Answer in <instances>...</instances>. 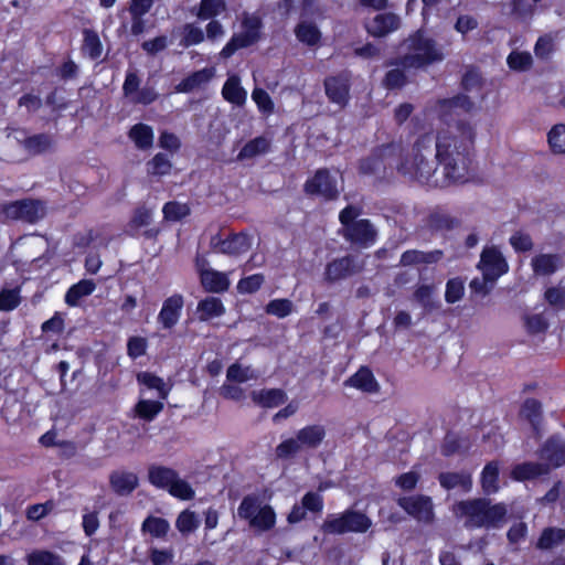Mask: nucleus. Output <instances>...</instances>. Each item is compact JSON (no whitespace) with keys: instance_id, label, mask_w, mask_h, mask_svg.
Here are the masks:
<instances>
[{"instance_id":"obj_1","label":"nucleus","mask_w":565,"mask_h":565,"mask_svg":"<svg viewBox=\"0 0 565 565\" xmlns=\"http://www.w3.org/2000/svg\"><path fill=\"white\" fill-rule=\"evenodd\" d=\"M476 131L470 122L459 121L438 131L436 153L433 137H418L396 157V170L406 179L434 186L461 184L472 178L470 150Z\"/></svg>"},{"instance_id":"obj_2","label":"nucleus","mask_w":565,"mask_h":565,"mask_svg":"<svg viewBox=\"0 0 565 565\" xmlns=\"http://www.w3.org/2000/svg\"><path fill=\"white\" fill-rule=\"evenodd\" d=\"M451 512L468 530L498 527L507 515L504 504H491L490 501L476 498L460 500L452 504Z\"/></svg>"},{"instance_id":"obj_3","label":"nucleus","mask_w":565,"mask_h":565,"mask_svg":"<svg viewBox=\"0 0 565 565\" xmlns=\"http://www.w3.org/2000/svg\"><path fill=\"white\" fill-rule=\"evenodd\" d=\"M404 46L406 52L402 56L401 63L405 68H424L445 58L437 42L422 31L411 35Z\"/></svg>"},{"instance_id":"obj_4","label":"nucleus","mask_w":565,"mask_h":565,"mask_svg":"<svg viewBox=\"0 0 565 565\" xmlns=\"http://www.w3.org/2000/svg\"><path fill=\"white\" fill-rule=\"evenodd\" d=\"M237 515L248 524L255 534L267 533L277 523L275 509L258 494L244 497L237 508Z\"/></svg>"},{"instance_id":"obj_5","label":"nucleus","mask_w":565,"mask_h":565,"mask_svg":"<svg viewBox=\"0 0 565 565\" xmlns=\"http://www.w3.org/2000/svg\"><path fill=\"white\" fill-rule=\"evenodd\" d=\"M327 436L326 426L322 424L306 425L297 430L294 437L282 440L275 449L279 459H291L303 450L319 448Z\"/></svg>"},{"instance_id":"obj_6","label":"nucleus","mask_w":565,"mask_h":565,"mask_svg":"<svg viewBox=\"0 0 565 565\" xmlns=\"http://www.w3.org/2000/svg\"><path fill=\"white\" fill-rule=\"evenodd\" d=\"M149 482L156 488L168 491L172 497L180 500L194 498V490L191 484L180 478L172 468L153 465L148 470Z\"/></svg>"},{"instance_id":"obj_7","label":"nucleus","mask_w":565,"mask_h":565,"mask_svg":"<svg viewBox=\"0 0 565 565\" xmlns=\"http://www.w3.org/2000/svg\"><path fill=\"white\" fill-rule=\"evenodd\" d=\"M371 526L372 520L366 514L347 510L329 515L322 524V530L329 534L365 533Z\"/></svg>"},{"instance_id":"obj_8","label":"nucleus","mask_w":565,"mask_h":565,"mask_svg":"<svg viewBox=\"0 0 565 565\" xmlns=\"http://www.w3.org/2000/svg\"><path fill=\"white\" fill-rule=\"evenodd\" d=\"M399 143H388L376 149L371 156L360 162V172L375 178H385L387 168H396V157L399 153Z\"/></svg>"},{"instance_id":"obj_9","label":"nucleus","mask_w":565,"mask_h":565,"mask_svg":"<svg viewBox=\"0 0 565 565\" xmlns=\"http://www.w3.org/2000/svg\"><path fill=\"white\" fill-rule=\"evenodd\" d=\"M262 22L255 14H244L241 30L235 33L230 42L220 52L221 57L228 58L238 49L252 45L259 39Z\"/></svg>"},{"instance_id":"obj_10","label":"nucleus","mask_w":565,"mask_h":565,"mask_svg":"<svg viewBox=\"0 0 565 565\" xmlns=\"http://www.w3.org/2000/svg\"><path fill=\"white\" fill-rule=\"evenodd\" d=\"M3 213L6 217L11 220L36 223L45 216L46 206L39 200H21L6 205Z\"/></svg>"},{"instance_id":"obj_11","label":"nucleus","mask_w":565,"mask_h":565,"mask_svg":"<svg viewBox=\"0 0 565 565\" xmlns=\"http://www.w3.org/2000/svg\"><path fill=\"white\" fill-rule=\"evenodd\" d=\"M478 268L481 270L482 276H484L491 285H494L499 277L508 273L509 265L502 253L497 247L489 246L483 248L478 263Z\"/></svg>"},{"instance_id":"obj_12","label":"nucleus","mask_w":565,"mask_h":565,"mask_svg":"<svg viewBox=\"0 0 565 565\" xmlns=\"http://www.w3.org/2000/svg\"><path fill=\"white\" fill-rule=\"evenodd\" d=\"M398 505L419 522L430 523L434 520V507L429 497H403L398 499Z\"/></svg>"},{"instance_id":"obj_13","label":"nucleus","mask_w":565,"mask_h":565,"mask_svg":"<svg viewBox=\"0 0 565 565\" xmlns=\"http://www.w3.org/2000/svg\"><path fill=\"white\" fill-rule=\"evenodd\" d=\"M473 102L466 95H457L451 98L439 99L431 107V113L440 120H447L449 117L468 113L473 108Z\"/></svg>"},{"instance_id":"obj_14","label":"nucleus","mask_w":565,"mask_h":565,"mask_svg":"<svg viewBox=\"0 0 565 565\" xmlns=\"http://www.w3.org/2000/svg\"><path fill=\"white\" fill-rule=\"evenodd\" d=\"M306 192L320 195L326 199H333L339 194L338 180L327 170H318L317 173L306 182Z\"/></svg>"},{"instance_id":"obj_15","label":"nucleus","mask_w":565,"mask_h":565,"mask_svg":"<svg viewBox=\"0 0 565 565\" xmlns=\"http://www.w3.org/2000/svg\"><path fill=\"white\" fill-rule=\"evenodd\" d=\"M211 245L216 253L238 256L249 250L250 238L246 234H234L226 238L213 237Z\"/></svg>"},{"instance_id":"obj_16","label":"nucleus","mask_w":565,"mask_h":565,"mask_svg":"<svg viewBox=\"0 0 565 565\" xmlns=\"http://www.w3.org/2000/svg\"><path fill=\"white\" fill-rule=\"evenodd\" d=\"M216 68L213 66L203 67L184 77L175 87V93H192L204 89L215 77Z\"/></svg>"},{"instance_id":"obj_17","label":"nucleus","mask_w":565,"mask_h":565,"mask_svg":"<svg viewBox=\"0 0 565 565\" xmlns=\"http://www.w3.org/2000/svg\"><path fill=\"white\" fill-rule=\"evenodd\" d=\"M184 306V299L182 295L174 294L168 297L158 315V322L164 329L173 328L180 320L181 312Z\"/></svg>"},{"instance_id":"obj_18","label":"nucleus","mask_w":565,"mask_h":565,"mask_svg":"<svg viewBox=\"0 0 565 565\" xmlns=\"http://www.w3.org/2000/svg\"><path fill=\"white\" fill-rule=\"evenodd\" d=\"M362 265L355 263L352 257H342L332 260L326 267L324 277L328 281H338L344 279L358 271H360Z\"/></svg>"},{"instance_id":"obj_19","label":"nucleus","mask_w":565,"mask_h":565,"mask_svg":"<svg viewBox=\"0 0 565 565\" xmlns=\"http://www.w3.org/2000/svg\"><path fill=\"white\" fill-rule=\"evenodd\" d=\"M344 235L354 244L369 246L375 242L376 231L367 220H359L348 225Z\"/></svg>"},{"instance_id":"obj_20","label":"nucleus","mask_w":565,"mask_h":565,"mask_svg":"<svg viewBox=\"0 0 565 565\" xmlns=\"http://www.w3.org/2000/svg\"><path fill=\"white\" fill-rule=\"evenodd\" d=\"M541 459L545 467L557 468L565 463V444L558 438H551L541 451Z\"/></svg>"},{"instance_id":"obj_21","label":"nucleus","mask_w":565,"mask_h":565,"mask_svg":"<svg viewBox=\"0 0 565 565\" xmlns=\"http://www.w3.org/2000/svg\"><path fill=\"white\" fill-rule=\"evenodd\" d=\"M399 28V18L393 13H381L366 23V30L374 36H385Z\"/></svg>"},{"instance_id":"obj_22","label":"nucleus","mask_w":565,"mask_h":565,"mask_svg":"<svg viewBox=\"0 0 565 565\" xmlns=\"http://www.w3.org/2000/svg\"><path fill=\"white\" fill-rule=\"evenodd\" d=\"M222 97L230 104L243 106L247 100V92L242 86L241 78L236 74L228 75L222 87Z\"/></svg>"},{"instance_id":"obj_23","label":"nucleus","mask_w":565,"mask_h":565,"mask_svg":"<svg viewBox=\"0 0 565 565\" xmlns=\"http://www.w3.org/2000/svg\"><path fill=\"white\" fill-rule=\"evenodd\" d=\"M438 480L446 490H458L468 493L472 488L471 476L468 472H443Z\"/></svg>"},{"instance_id":"obj_24","label":"nucleus","mask_w":565,"mask_h":565,"mask_svg":"<svg viewBox=\"0 0 565 565\" xmlns=\"http://www.w3.org/2000/svg\"><path fill=\"white\" fill-rule=\"evenodd\" d=\"M200 277L204 289L211 292L225 291L230 286L227 275L212 268H200Z\"/></svg>"},{"instance_id":"obj_25","label":"nucleus","mask_w":565,"mask_h":565,"mask_svg":"<svg viewBox=\"0 0 565 565\" xmlns=\"http://www.w3.org/2000/svg\"><path fill=\"white\" fill-rule=\"evenodd\" d=\"M413 300L423 309L424 313H429L439 307L436 299V286L433 284H419L413 292Z\"/></svg>"},{"instance_id":"obj_26","label":"nucleus","mask_w":565,"mask_h":565,"mask_svg":"<svg viewBox=\"0 0 565 565\" xmlns=\"http://www.w3.org/2000/svg\"><path fill=\"white\" fill-rule=\"evenodd\" d=\"M326 94L332 103L344 106L348 102L349 85L344 77H331L324 82Z\"/></svg>"},{"instance_id":"obj_27","label":"nucleus","mask_w":565,"mask_h":565,"mask_svg":"<svg viewBox=\"0 0 565 565\" xmlns=\"http://www.w3.org/2000/svg\"><path fill=\"white\" fill-rule=\"evenodd\" d=\"M252 399L262 407L274 408L284 404L287 395L280 388H264L252 392Z\"/></svg>"},{"instance_id":"obj_28","label":"nucleus","mask_w":565,"mask_h":565,"mask_svg":"<svg viewBox=\"0 0 565 565\" xmlns=\"http://www.w3.org/2000/svg\"><path fill=\"white\" fill-rule=\"evenodd\" d=\"M109 482L116 493L126 495L137 488L138 477L134 472L115 471L110 475Z\"/></svg>"},{"instance_id":"obj_29","label":"nucleus","mask_w":565,"mask_h":565,"mask_svg":"<svg viewBox=\"0 0 565 565\" xmlns=\"http://www.w3.org/2000/svg\"><path fill=\"white\" fill-rule=\"evenodd\" d=\"M559 265V257L553 254H539L531 259V267L536 276H551Z\"/></svg>"},{"instance_id":"obj_30","label":"nucleus","mask_w":565,"mask_h":565,"mask_svg":"<svg viewBox=\"0 0 565 565\" xmlns=\"http://www.w3.org/2000/svg\"><path fill=\"white\" fill-rule=\"evenodd\" d=\"M345 385L367 393H375L379 391V383L376 382L373 373L366 367H361L355 374L349 377L345 381Z\"/></svg>"},{"instance_id":"obj_31","label":"nucleus","mask_w":565,"mask_h":565,"mask_svg":"<svg viewBox=\"0 0 565 565\" xmlns=\"http://www.w3.org/2000/svg\"><path fill=\"white\" fill-rule=\"evenodd\" d=\"M96 289V284L92 279H82L68 288L65 294V302L70 307L79 305L82 298L92 295Z\"/></svg>"},{"instance_id":"obj_32","label":"nucleus","mask_w":565,"mask_h":565,"mask_svg":"<svg viewBox=\"0 0 565 565\" xmlns=\"http://www.w3.org/2000/svg\"><path fill=\"white\" fill-rule=\"evenodd\" d=\"M270 140L266 137H256L244 145L237 154L239 161L250 160L268 152Z\"/></svg>"},{"instance_id":"obj_33","label":"nucleus","mask_w":565,"mask_h":565,"mask_svg":"<svg viewBox=\"0 0 565 565\" xmlns=\"http://www.w3.org/2000/svg\"><path fill=\"white\" fill-rule=\"evenodd\" d=\"M548 472V467H545L544 463L539 462H523L516 465L512 471L511 477L518 481H524L529 479L536 478L539 476L545 475Z\"/></svg>"},{"instance_id":"obj_34","label":"nucleus","mask_w":565,"mask_h":565,"mask_svg":"<svg viewBox=\"0 0 565 565\" xmlns=\"http://www.w3.org/2000/svg\"><path fill=\"white\" fill-rule=\"evenodd\" d=\"M295 34L299 42L308 46L317 45L321 39V32L318 26L307 20H302L297 24Z\"/></svg>"},{"instance_id":"obj_35","label":"nucleus","mask_w":565,"mask_h":565,"mask_svg":"<svg viewBox=\"0 0 565 565\" xmlns=\"http://www.w3.org/2000/svg\"><path fill=\"white\" fill-rule=\"evenodd\" d=\"M224 311L222 301L215 297H207L198 303L199 318L203 321L220 317Z\"/></svg>"},{"instance_id":"obj_36","label":"nucleus","mask_w":565,"mask_h":565,"mask_svg":"<svg viewBox=\"0 0 565 565\" xmlns=\"http://www.w3.org/2000/svg\"><path fill=\"white\" fill-rule=\"evenodd\" d=\"M565 541V530L558 527L545 529L537 543L536 547L540 550H552L559 546Z\"/></svg>"},{"instance_id":"obj_37","label":"nucleus","mask_w":565,"mask_h":565,"mask_svg":"<svg viewBox=\"0 0 565 565\" xmlns=\"http://www.w3.org/2000/svg\"><path fill=\"white\" fill-rule=\"evenodd\" d=\"M129 137L139 149H148L153 142L152 128L145 124L135 125L129 131Z\"/></svg>"},{"instance_id":"obj_38","label":"nucleus","mask_w":565,"mask_h":565,"mask_svg":"<svg viewBox=\"0 0 565 565\" xmlns=\"http://www.w3.org/2000/svg\"><path fill=\"white\" fill-rule=\"evenodd\" d=\"M137 380L139 383L143 384L149 390L157 391L158 397L161 399H166L171 390V386L168 385L161 377H158L148 372L138 374Z\"/></svg>"},{"instance_id":"obj_39","label":"nucleus","mask_w":565,"mask_h":565,"mask_svg":"<svg viewBox=\"0 0 565 565\" xmlns=\"http://www.w3.org/2000/svg\"><path fill=\"white\" fill-rule=\"evenodd\" d=\"M28 565H64L60 555L45 550H34L25 556Z\"/></svg>"},{"instance_id":"obj_40","label":"nucleus","mask_w":565,"mask_h":565,"mask_svg":"<svg viewBox=\"0 0 565 565\" xmlns=\"http://www.w3.org/2000/svg\"><path fill=\"white\" fill-rule=\"evenodd\" d=\"M440 252L433 253H424L419 250H407L403 253L401 257V264L404 266L415 265V264H430L435 263L440 258Z\"/></svg>"},{"instance_id":"obj_41","label":"nucleus","mask_w":565,"mask_h":565,"mask_svg":"<svg viewBox=\"0 0 565 565\" xmlns=\"http://www.w3.org/2000/svg\"><path fill=\"white\" fill-rule=\"evenodd\" d=\"M499 467L497 462L488 463L481 475V484L486 493H494L499 489Z\"/></svg>"},{"instance_id":"obj_42","label":"nucleus","mask_w":565,"mask_h":565,"mask_svg":"<svg viewBox=\"0 0 565 565\" xmlns=\"http://www.w3.org/2000/svg\"><path fill=\"white\" fill-rule=\"evenodd\" d=\"M163 409V403L160 401L140 399L135 406L138 417L151 422Z\"/></svg>"},{"instance_id":"obj_43","label":"nucleus","mask_w":565,"mask_h":565,"mask_svg":"<svg viewBox=\"0 0 565 565\" xmlns=\"http://www.w3.org/2000/svg\"><path fill=\"white\" fill-rule=\"evenodd\" d=\"M508 66L516 72H525L533 64L532 55L529 52L512 51L507 57Z\"/></svg>"},{"instance_id":"obj_44","label":"nucleus","mask_w":565,"mask_h":565,"mask_svg":"<svg viewBox=\"0 0 565 565\" xmlns=\"http://www.w3.org/2000/svg\"><path fill=\"white\" fill-rule=\"evenodd\" d=\"M542 407L536 399H527L524 402L521 416L526 419L534 430H537L541 423Z\"/></svg>"},{"instance_id":"obj_45","label":"nucleus","mask_w":565,"mask_h":565,"mask_svg":"<svg viewBox=\"0 0 565 565\" xmlns=\"http://www.w3.org/2000/svg\"><path fill=\"white\" fill-rule=\"evenodd\" d=\"M225 10V0H201L198 17L207 20L223 13Z\"/></svg>"},{"instance_id":"obj_46","label":"nucleus","mask_w":565,"mask_h":565,"mask_svg":"<svg viewBox=\"0 0 565 565\" xmlns=\"http://www.w3.org/2000/svg\"><path fill=\"white\" fill-rule=\"evenodd\" d=\"M53 140L49 135H34L24 140L25 149L33 154L42 153L52 147Z\"/></svg>"},{"instance_id":"obj_47","label":"nucleus","mask_w":565,"mask_h":565,"mask_svg":"<svg viewBox=\"0 0 565 565\" xmlns=\"http://www.w3.org/2000/svg\"><path fill=\"white\" fill-rule=\"evenodd\" d=\"M547 141L554 153H565V125L553 126L547 135Z\"/></svg>"},{"instance_id":"obj_48","label":"nucleus","mask_w":565,"mask_h":565,"mask_svg":"<svg viewBox=\"0 0 565 565\" xmlns=\"http://www.w3.org/2000/svg\"><path fill=\"white\" fill-rule=\"evenodd\" d=\"M83 49L92 58H98L102 55L103 45L96 32L92 30L84 31Z\"/></svg>"},{"instance_id":"obj_49","label":"nucleus","mask_w":565,"mask_h":565,"mask_svg":"<svg viewBox=\"0 0 565 565\" xmlns=\"http://www.w3.org/2000/svg\"><path fill=\"white\" fill-rule=\"evenodd\" d=\"M252 99L257 105V108L264 115H271L274 113V102L269 94L263 88H254L252 92Z\"/></svg>"},{"instance_id":"obj_50","label":"nucleus","mask_w":565,"mask_h":565,"mask_svg":"<svg viewBox=\"0 0 565 565\" xmlns=\"http://www.w3.org/2000/svg\"><path fill=\"white\" fill-rule=\"evenodd\" d=\"M162 212L167 221L177 222L189 215L190 209L184 203L168 202L163 205Z\"/></svg>"},{"instance_id":"obj_51","label":"nucleus","mask_w":565,"mask_h":565,"mask_svg":"<svg viewBox=\"0 0 565 565\" xmlns=\"http://www.w3.org/2000/svg\"><path fill=\"white\" fill-rule=\"evenodd\" d=\"M226 377L228 381L244 383L249 380L257 379V374L248 366L243 367L242 365L234 363L228 367Z\"/></svg>"},{"instance_id":"obj_52","label":"nucleus","mask_w":565,"mask_h":565,"mask_svg":"<svg viewBox=\"0 0 565 565\" xmlns=\"http://www.w3.org/2000/svg\"><path fill=\"white\" fill-rule=\"evenodd\" d=\"M168 530L169 523L161 518L149 516L142 523V531L148 532L156 537L164 536Z\"/></svg>"},{"instance_id":"obj_53","label":"nucleus","mask_w":565,"mask_h":565,"mask_svg":"<svg viewBox=\"0 0 565 565\" xmlns=\"http://www.w3.org/2000/svg\"><path fill=\"white\" fill-rule=\"evenodd\" d=\"M294 305L289 299H274L266 306V312L277 318H285L292 312Z\"/></svg>"},{"instance_id":"obj_54","label":"nucleus","mask_w":565,"mask_h":565,"mask_svg":"<svg viewBox=\"0 0 565 565\" xmlns=\"http://www.w3.org/2000/svg\"><path fill=\"white\" fill-rule=\"evenodd\" d=\"M465 292V285L460 278L449 279L446 284L445 300L448 303L459 301Z\"/></svg>"},{"instance_id":"obj_55","label":"nucleus","mask_w":565,"mask_h":565,"mask_svg":"<svg viewBox=\"0 0 565 565\" xmlns=\"http://www.w3.org/2000/svg\"><path fill=\"white\" fill-rule=\"evenodd\" d=\"M148 173L153 175H164L170 172L171 162L166 154L158 153L148 162Z\"/></svg>"},{"instance_id":"obj_56","label":"nucleus","mask_w":565,"mask_h":565,"mask_svg":"<svg viewBox=\"0 0 565 565\" xmlns=\"http://www.w3.org/2000/svg\"><path fill=\"white\" fill-rule=\"evenodd\" d=\"M20 303V290L2 289L0 292V311H11Z\"/></svg>"},{"instance_id":"obj_57","label":"nucleus","mask_w":565,"mask_h":565,"mask_svg":"<svg viewBox=\"0 0 565 565\" xmlns=\"http://www.w3.org/2000/svg\"><path fill=\"white\" fill-rule=\"evenodd\" d=\"M153 215V209L140 206L135 210L129 226L134 230H139L150 224Z\"/></svg>"},{"instance_id":"obj_58","label":"nucleus","mask_w":565,"mask_h":565,"mask_svg":"<svg viewBox=\"0 0 565 565\" xmlns=\"http://www.w3.org/2000/svg\"><path fill=\"white\" fill-rule=\"evenodd\" d=\"M264 276L262 274H255L241 279L237 284V290L241 294H253L257 291L264 284Z\"/></svg>"},{"instance_id":"obj_59","label":"nucleus","mask_w":565,"mask_h":565,"mask_svg":"<svg viewBox=\"0 0 565 565\" xmlns=\"http://www.w3.org/2000/svg\"><path fill=\"white\" fill-rule=\"evenodd\" d=\"M203 40H204V33L200 26H196L191 23L184 25L182 45H184V46L196 45V44H200L201 42H203Z\"/></svg>"},{"instance_id":"obj_60","label":"nucleus","mask_w":565,"mask_h":565,"mask_svg":"<svg viewBox=\"0 0 565 565\" xmlns=\"http://www.w3.org/2000/svg\"><path fill=\"white\" fill-rule=\"evenodd\" d=\"M53 509L54 502L46 501L44 503H38L28 507L25 515L26 519L30 521H40L41 519L45 518L49 513H51Z\"/></svg>"},{"instance_id":"obj_61","label":"nucleus","mask_w":565,"mask_h":565,"mask_svg":"<svg viewBox=\"0 0 565 565\" xmlns=\"http://www.w3.org/2000/svg\"><path fill=\"white\" fill-rule=\"evenodd\" d=\"M199 525V520L194 512L183 511L177 519V527L181 533L193 532Z\"/></svg>"},{"instance_id":"obj_62","label":"nucleus","mask_w":565,"mask_h":565,"mask_svg":"<svg viewBox=\"0 0 565 565\" xmlns=\"http://www.w3.org/2000/svg\"><path fill=\"white\" fill-rule=\"evenodd\" d=\"M524 322L527 331L531 333L544 332L547 329V321L541 313L525 316Z\"/></svg>"},{"instance_id":"obj_63","label":"nucleus","mask_w":565,"mask_h":565,"mask_svg":"<svg viewBox=\"0 0 565 565\" xmlns=\"http://www.w3.org/2000/svg\"><path fill=\"white\" fill-rule=\"evenodd\" d=\"M301 503L308 512L320 513L323 509V498L317 492H308L302 499Z\"/></svg>"},{"instance_id":"obj_64","label":"nucleus","mask_w":565,"mask_h":565,"mask_svg":"<svg viewBox=\"0 0 565 565\" xmlns=\"http://www.w3.org/2000/svg\"><path fill=\"white\" fill-rule=\"evenodd\" d=\"M554 50V40L551 35L539 38L534 46L535 55L539 58H547Z\"/></svg>"}]
</instances>
